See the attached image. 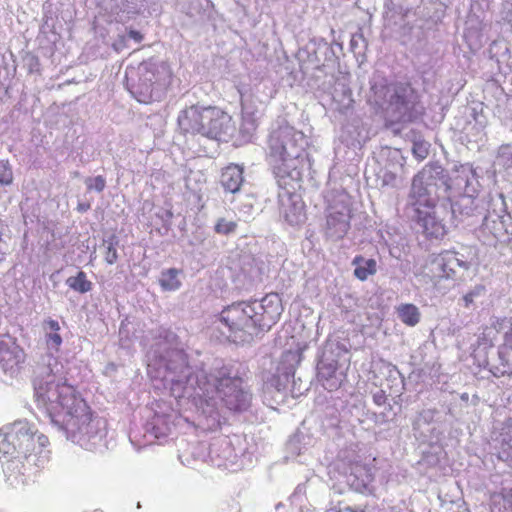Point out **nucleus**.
<instances>
[{
    "label": "nucleus",
    "instance_id": "nucleus-1",
    "mask_svg": "<svg viewBox=\"0 0 512 512\" xmlns=\"http://www.w3.org/2000/svg\"><path fill=\"white\" fill-rule=\"evenodd\" d=\"M36 402L67 439L86 450L96 449L106 435V421L92 417L89 406L67 383L63 364L51 353L42 355L33 370Z\"/></svg>",
    "mask_w": 512,
    "mask_h": 512
},
{
    "label": "nucleus",
    "instance_id": "nucleus-2",
    "mask_svg": "<svg viewBox=\"0 0 512 512\" xmlns=\"http://www.w3.org/2000/svg\"><path fill=\"white\" fill-rule=\"evenodd\" d=\"M282 312V300L276 293L267 294L261 300L235 302L220 313L219 321L227 329L221 332L231 342L248 343L269 331Z\"/></svg>",
    "mask_w": 512,
    "mask_h": 512
},
{
    "label": "nucleus",
    "instance_id": "nucleus-3",
    "mask_svg": "<svg viewBox=\"0 0 512 512\" xmlns=\"http://www.w3.org/2000/svg\"><path fill=\"white\" fill-rule=\"evenodd\" d=\"M199 392L202 413L212 420L220 422L219 403L234 412L246 411L252 401V394L243 379L226 366L215 368L211 372H202L195 380Z\"/></svg>",
    "mask_w": 512,
    "mask_h": 512
},
{
    "label": "nucleus",
    "instance_id": "nucleus-4",
    "mask_svg": "<svg viewBox=\"0 0 512 512\" xmlns=\"http://www.w3.org/2000/svg\"><path fill=\"white\" fill-rule=\"evenodd\" d=\"M305 143L304 134L289 125L279 126L271 132L269 158L279 186L286 187L290 185L289 180L300 178L297 164Z\"/></svg>",
    "mask_w": 512,
    "mask_h": 512
},
{
    "label": "nucleus",
    "instance_id": "nucleus-5",
    "mask_svg": "<svg viewBox=\"0 0 512 512\" xmlns=\"http://www.w3.org/2000/svg\"><path fill=\"white\" fill-rule=\"evenodd\" d=\"M417 94L409 83L388 84L384 78L374 77L370 81L367 101L385 113L391 122H407L417 102Z\"/></svg>",
    "mask_w": 512,
    "mask_h": 512
},
{
    "label": "nucleus",
    "instance_id": "nucleus-6",
    "mask_svg": "<svg viewBox=\"0 0 512 512\" xmlns=\"http://www.w3.org/2000/svg\"><path fill=\"white\" fill-rule=\"evenodd\" d=\"M477 259L473 246L461 245L458 248L432 254L426 264V274L438 284L442 280H458L471 269Z\"/></svg>",
    "mask_w": 512,
    "mask_h": 512
},
{
    "label": "nucleus",
    "instance_id": "nucleus-7",
    "mask_svg": "<svg viewBox=\"0 0 512 512\" xmlns=\"http://www.w3.org/2000/svg\"><path fill=\"white\" fill-rule=\"evenodd\" d=\"M455 179L451 180L448 172L438 163H429L414 176L410 196L414 204L430 205L436 199L449 200L448 193L455 189Z\"/></svg>",
    "mask_w": 512,
    "mask_h": 512
},
{
    "label": "nucleus",
    "instance_id": "nucleus-8",
    "mask_svg": "<svg viewBox=\"0 0 512 512\" xmlns=\"http://www.w3.org/2000/svg\"><path fill=\"white\" fill-rule=\"evenodd\" d=\"M456 190H463L464 194L454 203L445 202L450 207L452 218L468 225H475L481 221L487 212L486 202L473 196L477 192L478 181L471 168L462 167L460 174L455 178Z\"/></svg>",
    "mask_w": 512,
    "mask_h": 512
},
{
    "label": "nucleus",
    "instance_id": "nucleus-9",
    "mask_svg": "<svg viewBox=\"0 0 512 512\" xmlns=\"http://www.w3.org/2000/svg\"><path fill=\"white\" fill-rule=\"evenodd\" d=\"M160 363L165 368L164 379L170 382V390L175 398L196 397L199 392L195 381L203 370L194 375L187 363L186 354L182 349L172 348L160 356Z\"/></svg>",
    "mask_w": 512,
    "mask_h": 512
},
{
    "label": "nucleus",
    "instance_id": "nucleus-10",
    "mask_svg": "<svg viewBox=\"0 0 512 512\" xmlns=\"http://www.w3.org/2000/svg\"><path fill=\"white\" fill-rule=\"evenodd\" d=\"M134 70L131 71V74ZM137 80L131 76L128 80L133 81L131 92L141 103H148L153 99L154 90L166 86L171 79V69L164 61L149 59L140 63L135 70Z\"/></svg>",
    "mask_w": 512,
    "mask_h": 512
},
{
    "label": "nucleus",
    "instance_id": "nucleus-11",
    "mask_svg": "<svg viewBox=\"0 0 512 512\" xmlns=\"http://www.w3.org/2000/svg\"><path fill=\"white\" fill-rule=\"evenodd\" d=\"M497 200L500 201L502 206L500 212H486L479 226V232L483 236V242L489 245L495 244L497 241L505 242L509 240L512 235L506 223L507 220L510 219V216L501 214L506 213L507 209L504 195L502 193L498 194Z\"/></svg>",
    "mask_w": 512,
    "mask_h": 512
},
{
    "label": "nucleus",
    "instance_id": "nucleus-12",
    "mask_svg": "<svg viewBox=\"0 0 512 512\" xmlns=\"http://www.w3.org/2000/svg\"><path fill=\"white\" fill-rule=\"evenodd\" d=\"M351 209L346 198L329 206L326 216L325 234L333 241L342 239L350 228Z\"/></svg>",
    "mask_w": 512,
    "mask_h": 512
},
{
    "label": "nucleus",
    "instance_id": "nucleus-13",
    "mask_svg": "<svg viewBox=\"0 0 512 512\" xmlns=\"http://www.w3.org/2000/svg\"><path fill=\"white\" fill-rule=\"evenodd\" d=\"M425 210L417 209V224L422 233L427 237L439 239L446 234V227L444 224L443 213L449 214L446 210L447 205L443 202L441 205H436L435 202L430 205H424Z\"/></svg>",
    "mask_w": 512,
    "mask_h": 512
},
{
    "label": "nucleus",
    "instance_id": "nucleus-14",
    "mask_svg": "<svg viewBox=\"0 0 512 512\" xmlns=\"http://www.w3.org/2000/svg\"><path fill=\"white\" fill-rule=\"evenodd\" d=\"M204 120L207 126L202 130V136L210 139L223 140L232 135L234 126L231 117L216 107L204 108Z\"/></svg>",
    "mask_w": 512,
    "mask_h": 512
},
{
    "label": "nucleus",
    "instance_id": "nucleus-15",
    "mask_svg": "<svg viewBox=\"0 0 512 512\" xmlns=\"http://www.w3.org/2000/svg\"><path fill=\"white\" fill-rule=\"evenodd\" d=\"M317 375L325 389L333 391L340 387L343 374L338 372V361L332 346H325L317 364Z\"/></svg>",
    "mask_w": 512,
    "mask_h": 512
},
{
    "label": "nucleus",
    "instance_id": "nucleus-16",
    "mask_svg": "<svg viewBox=\"0 0 512 512\" xmlns=\"http://www.w3.org/2000/svg\"><path fill=\"white\" fill-rule=\"evenodd\" d=\"M280 212L290 225H298L305 219L304 204L298 195L286 191L280 194Z\"/></svg>",
    "mask_w": 512,
    "mask_h": 512
},
{
    "label": "nucleus",
    "instance_id": "nucleus-17",
    "mask_svg": "<svg viewBox=\"0 0 512 512\" xmlns=\"http://www.w3.org/2000/svg\"><path fill=\"white\" fill-rule=\"evenodd\" d=\"M10 437L16 443L18 456L23 455L28 460L31 456L28 453L33 451L35 447L34 433L28 423L15 422L10 430Z\"/></svg>",
    "mask_w": 512,
    "mask_h": 512
},
{
    "label": "nucleus",
    "instance_id": "nucleus-18",
    "mask_svg": "<svg viewBox=\"0 0 512 512\" xmlns=\"http://www.w3.org/2000/svg\"><path fill=\"white\" fill-rule=\"evenodd\" d=\"M204 108L205 107L191 106L180 112L177 122L183 133L202 135L204 125L201 124V121L204 120Z\"/></svg>",
    "mask_w": 512,
    "mask_h": 512
},
{
    "label": "nucleus",
    "instance_id": "nucleus-19",
    "mask_svg": "<svg viewBox=\"0 0 512 512\" xmlns=\"http://www.w3.org/2000/svg\"><path fill=\"white\" fill-rule=\"evenodd\" d=\"M24 359V352L18 346L0 343V366L5 372L14 374Z\"/></svg>",
    "mask_w": 512,
    "mask_h": 512
},
{
    "label": "nucleus",
    "instance_id": "nucleus-20",
    "mask_svg": "<svg viewBox=\"0 0 512 512\" xmlns=\"http://www.w3.org/2000/svg\"><path fill=\"white\" fill-rule=\"evenodd\" d=\"M30 469L21 461L19 456L8 460L3 468L6 479L11 486L19 487L28 482Z\"/></svg>",
    "mask_w": 512,
    "mask_h": 512
},
{
    "label": "nucleus",
    "instance_id": "nucleus-21",
    "mask_svg": "<svg viewBox=\"0 0 512 512\" xmlns=\"http://www.w3.org/2000/svg\"><path fill=\"white\" fill-rule=\"evenodd\" d=\"M243 168L236 164H231L223 169L220 183L225 192L236 194L243 185Z\"/></svg>",
    "mask_w": 512,
    "mask_h": 512
},
{
    "label": "nucleus",
    "instance_id": "nucleus-22",
    "mask_svg": "<svg viewBox=\"0 0 512 512\" xmlns=\"http://www.w3.org/2000/svg\"><path fill=\"white\" fill-rule=\"evenodd\" d=\"M510 336L506 334L505 343L498 350V364H494L491 372L496 377L512 375V344H508Z\"/></svg>",
    "mask_w": 512,
    "mask_h": 512
},
{
    "label": "nucleus",
    "instance_id": "nucleus-23",
    "mask_svg": "<svg viewBox=\"0 0 512 512\" xmlns=\"http://www.w3.org/2000/svg\"><path fill=\"white\" fill-rule=\"evenodd\" d=\"M346 482L356 491L366 487L370 482V475L363 465L351 466L350 473L346 476Z\"/></svg>",
    "mask_w": 512,
    "mask_h": 512
},
{
    "label": "nucleus",
    "instance_id": "nucleus-24",
    "mask_svg": "<svg viewBox=\"0 0 512 512\" xmlns=\"http://www.w3.org/2000/svg\"><path fill=\"white\" fill-rule=\"evenodd\" d=\"M352 265L355 266V277L361 281L366 280L370 275H374L377 272V263L372 258L366 259L358 255L352 260Z\"/></svg>",
    "mask_w": 512,
    "mask_h": 512
},
{
    "label": "nucleus",
    "instance_id": "nucleus-25",
    "mask_svg": "<svg viewBox=\"0 0 512 512\" xmlns=\"http://www.w3.org/2000/svg\"><path fill=\"white\" fill-rule=\"evenodd\" d=\"M290 376L294 377V373L284 372L282 374L272 375L264 383L265 393H269L274 397V393L283 394L286 391Z\"/></svg>",
    "mask_w": 512,
    "mask_h": 512
},
{
    "label": "nucleus",
    "instance_id": "nucleus-26",
    "mask_svg": "<svg viewBox=\"0 0 512 512\" xmlns=\"http://www.w3.org/2000/svg\"><path fill=\"white\" fill-rule=\"evenodd\" d=\"M379 157L380 163H383L384 167H389L394 170H403L405 158L399 149L384 148Z\"/></svg>",
    "mask_w": 512,
    "mask_h": 512
},
{
    "label": "nucleus",
    "instance_id": "nucleus-27",
    "mask_svg": "<svg viewBox=\"0 0 512 512\" xmlns=\"http://www.w3.org/2000/svg\"><path fill=\"white\" fill-rule=\"evenodd\" d=\"M398 318L408 326H415L420 321V312L414 304H401L397 307Z\"/></svg>",
    "mask_w": 512,
    "mask_h": 512
},
{
    "label": "nucleus",
    "instance_id": "nucleus-28",
    "mask_svg": "<svg viewBox=\"0 0 512 512\" xmlns=\"http://www.w3.org/2000/svg\"><path fill=\"white\" fill-rule=\"evenodd\" d=\"M180 271L176 268H170L161 272L159 283L165 291H175L180 288L179 280Z\"/></svg>",
    "mask_w": 512,
    "mask_h": 512
},
{
    "label": "nucleus",
    "instance_id": "nucleus-29",
    "mask_svg": "<svg viewBox=\"0 0 512 512\" xmlns=\"http://www.w3.org/2000/svg\"><path fill=\"white\" fill-rule=\"evenodd\" d=\"M66 285L81 294L87 293L92 289V282L87 280L86 273L83 271H79L76 276L67 278Z\"/></svg>",
    "mask_w": 512,
    "mask_h": 512
},
{
    "label": "nucleus",
    "instance_id": "nucleus-30",
    "mask_svg": "<svg viewBox=\"0 0 512 512\" xmlns=\"http://www.w3.org/2000/svg\"><path fill=\"white\" fill-rule=\"evenodd\" d=\"M496 164L503 167L505 170L512 169V144H503L499 147Z\"/></svg>",
    "mask_w": 512,
    "mask_h": 512
},
{
    "label": "nucleus",
    "instance_id": "nucleus-31",
    "mask_svg": "<svg viewBox=\"0 0 512 512\" xmlns=\"http://www.w3.org/2000/svg\"><path fill=\"white\" fill-rule=\"evenodd\" d=\"M401 171L402 170H394L392 168L382 166L376 173V176L382 186H394L397 176Z\"/></svg>",
    "mask_w": 512,
    "mask_h": 512
},
{
    "label": "nucleus",
    "instance_id": "nucleus-32",
    "mask_svg": "<svg viewBox=\"0 0 512 512\" xmlns=\"http://www.w3.org/2000/svg\"><path fill=\"white\" fill-rule=\"evenodd\" d=\"M486 293V288L482 284L475 285L472 289H470L462 298L464 302V306L466 308H470L477 299L483 297Z\"/></svg>",
    "mask_w": 512,
    "mask_h": 512
},
{
    "label": "nucleus",
    "instance_id": "nucleus-33",
    "mask_svg": "<svg viewBox=\"0 0 512 512\" xmlns=\"http://www.w3.org/2000/svg\"><path fill=\"white\" fill-rule=\"evenodd\" d=\"M237 226L238 224L235 221H229L225 218H218L214 226V231L217 234L229 235L236 231Z\"/></svg>",
    "mask_w": 512,
    "mask_h": 512
},
{
    "label": "nucleus",
    "instance_id": "nucleus-34",
    "mask_svg": "<svg viewBox=\"0 0 512 512\" xmlns=\"http://www.w3.org/2000/svg\"><path fill=\"white\" fill-rule=\"evenodd\" d=\"M501 453L507 461L512 463V430L501 434Z\"/></svg>",
    "mask_w": 512,
    "mask_h": 512
},
{
    "label": "nucleus",
    "instance_id": "nucleus-35",
    "mask_svg": "<svg viewBox=\"0 0 512 512\" xmlns=\"http://www.w3.org/2000/svg\"><path fill=\"white\" fill-rule=\"evenodd\" d=\"M117 243L118 241L115 239V237L104 241V245H106L105 261L110 265L114 264L118 259L117 250L115 248V244Z\"/></svg>",
    "mask_w": 512,
    "mask_h": 512
},
{
    "label": "nucleus",
    "instance_id": "nucleus-36",
    "mask_svg": "<svg viewBox=\"0 0 512 512\" xmlns=\"http://www.w3.org/2000/svg\"><path fill=\"white\" fill-rule=\"evenodd\" d=\"M85 184L87 186V189L89 190H95L98 193H101L106 186V180L103 176L99 175L94 178L88 177L85 179Z\"/></svg>",
    "mask_w": 512,
    "mask_h": 512
},
{
    "label": "nucleus",
    "instance_id": "nucleus-37",
    "mask_svg": "<svg viewBox=\"0 0 512 512\" xmlns=\"http://www.w3.org/2000/svg\"><path fill=\"white\" fill-rule=\"evenodd\" d=\"M13 174L8 162L0 160V185L12 183Z\"/></svg>",
    "mask_w": 512,
    "mask_h": 512
},
{
    "label": "nucleus",
    "instance_id": "nucleus-38",
    "mask_svg": "<svg viewBox=\"0 0 512 512\" xmlns=\"http://www.w3.org/2000/svg\"><path fill=\"white\" fill-rule=\"evenodd\" d=\"M428 147L429 144L427 142H414L412 147L414 156L419 160L425 159L429 154Z\"/></svg>",
    "mask_w": 512,
    "mask_h": 512
},
{
    "label": "nucleus",
    "instance_id": "nucleus-39",
    "mask_svg": "<svg viewBox=\"0 0 512 512\" xmlns=\"http://www.w3.org/2000/svg\"><path fill=\"white\" fill-rule=\"evenodd\" d=\"M46 342L49 349L58 350L62 343V338L57 332L46 333Z\"/></svg>",
    "mask_w": 512,
    "mask_h": 512
},
{
    "label": "nucleus",
    "instance_id": "nucleus-40",
    "mask_svg": "<svg viewBox=\"0 0 512 512\" xmlns=\"http://www.w3.org/2000/svg\"><path fill=\"white\" fill-rule=\"evenodd\" d=\"M43 328L46 331V333H53L57 332L60 329L59 323L56 320L48 319L44 321Z\"/></svg>",
    "mask_w": 512,
    "mask_h": 512
},
{
    "label": "nucleus",
    "instance_id": "nucleus-41",
    "mask_svg": "<svg viewBox=\"0 0 512 512\" xmlns=\"http://www.w3.org/2000/svg\"><path fill=\"white\" fill-rule=\"evenodd\" d=\"M373 400H374L375 404H377L378 406L383 405L386 401V395H385L384 391L380 390V391L374 393Z\"/></svg>",
    "mask_w": 512,
    "mask_h": 512
},
{
    "label": "nucleus",
    "instance_id": "nucleus-42",
    "mask_svg": "<svg viewBox=\"0 0 512 512\" xmlns=\"http://www.w3.org/2000/svg\"><path fill=\"white\" fill-rule=\"evenodd\" d=\"M39 69V60L37 57L31 56L29 58V71H38Z\"/></svg>",
    "mask_w": 512,
    "mask_h": 512
},
{
    "label": "nucleus",
    "instance_id": "nucleus-43",
    "mask_svg": "<svg viewBox=\"0 0 512 512\" xmlns=\"http://www.w3.org/2000/svg\"><path fill=\"white\" fill-rule=\"evenodd\" d=\"M129 38L135 40L136 42H140L143 39L142 34L136 30H130L128 33Z\"/></svg>",
    "mask_w": 512,
    "mask_h": 512
},
{
    "label": "nucleus",
    "instance_id": "nucleus-44",
    "mask_svg": "<svg viewBox=\"0 0 512 512\" xmlns=\"http://www.w3.org/2000/svg\"><path fill=\"white\" fill-rule=\"evenodd\" d=\"M325 56L327 60L335 61L336 59L333 49L329 46H325Z\"/></svg>",
    "mask_w": 512,
    "mask_h": 512
},
{
    "label": "nucleus",
    "instance_id": "nucleus-45",
    "mask_svg": "<svg viewBox=\"0 0 512 512\" xmlns=\"http://www.w3.org/2000/svg\"><path fill=\"white\" fill-rule=\"evenodd\" d=\"M358 40H362V41H364V38H363V36H362L361 34H360V35H354V36L352 37L350 44H351V48H352L353 50H355V49H356V46H357Z\"/></svg>",
    "mask_w": 512,
    "mask_h": 512
},
{
    "label": "nucleus",
    "instance_id": "nucleus-46",
    "mask_svg": "<svg viewBox=\"0 0 512 512\" xmlns=\"http://www.w3.org/2000/svg\"><path fill=\"white\" fill-rule=\"evenodd\" d=\"M88 209H90V205L89 204L81 203V204L78 205V211H80V212H85Z\"/></svg>",
    "mask_w": 512,
    "mask_h": 512
},
{
    "label": "nucleus",
    "instance_id": "nucleus-47",
    "mask_svg": "<svg viewBox=\"0 0 512 512\" xmlns=\"http://www.w3.org/2000/svg\"><path fill=\"white\" fill-rule=\"evenodd\" d=\"M339 512H364L362 510H355L351 507H345L344 509L340 510Z\"/></svg>",
    "mask_w": 512,
    "mask_h": 512
},
{
    "label": "nucleus",
    "instance_id": "nucleus-48",
    "mask_svg": "<svg viewBox=\"0 0 512 512\" xmlns=\"http://www.w3.org/2000/svg\"><path fill=\"white\" fill-rule=\"evenodd\" d=\"M461 399H463V400H467V399H468V394H467V393H464V394L461 396Z\"/></svg>",
    "mask_w": 512,
    "mask_h": 512
},
{
    "label": "nucleus",
    "instance_id": "nucleus-49",
    "mask_svg": "<svg viewBox=\"0 0 512 512\" xmlns=\"http://www.w3.org/2000/svg\"><path fill=\"white\" fill-rule=\"evenodd\" d=\"M201 124H203L204 126H207L208 121L207 120H203V121H201Z\"/></svg>",
    "mask_w": 512,
    "mask_h": 512
},
{
    "label": "nucleus",
    "instance_id": "nucleus-50",
    "mask_svg": "<svg viewBox=\"0 0 512 512\" xmlns=\"http://www.w3.org/2000/svg\"><path fill=\"white\" fill-rule=\"evenodd\" d=\"M169 337H170V338H172V339H174V338H175V334H172V333H171V334H169Z\"/></svg>",
    "mask_w": 512,
    "mask_h": 512
}]
</instances>
